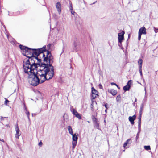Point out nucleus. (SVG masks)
<instances>
[{
	"label": "nucleus",
	"mask_w": 158,
	"mask_h": 158,
	"mask_svg": "<svg viewBox=\"0 0 158 158\" xmlns=\"http://www.w3.org/2000/svg\"><path fill=\"white\" fill-rule=\"evenodd\" d=\"M117 87L119 89H120V87L119 86H118L117 85H116Z\"/></svg>",
	"instance_id": "44"
},
{
	"label": "nucleus",
	"mask_w": 158,
	"mask_h": 158,
	"mask_svg": "<svg viewBox=\"0 0 158 158\" xmlns=\"http://www.w3.org/2000/svg\"><path fill=\"white\" fill-rule=\"evenodd\" d=\"M25 113L26 115L27 116V118L29 121L30 120L29 115H30V113L28 111H25Z\"/></svg>",
	"instance_id": "27"
},
{
	"label": "nucleus",
	"mask_w": 158,
	"mask_h": 158,
	"mask_svg": "<svg viewBox=\"0 0 158 158\" xmlns=\"http://www.w3.org/2000/svg\"><path fill=\"white\" fill-rule=\"evenodd\" d=\"M125 33V32L124 31H122L120 33H119L118 34V41L120 43H121L123 40H124V35Z\"/></svg>",
	"instance_id": "10"
},
{
	"label": "nucleus",
	"mask_w": 158,
	"mask_h": 158,
	"mask_svg": "<svg viewBox=\"0 0 158 158\" xmlns=\"http://www.w3.org/2000/svg\"><path fill=\"white\" fill-rule=\"evenodd\" d=\"M53 57L51 52L47 51L46 57L43 59V64H41L44 68L38 71V76H40L42 82L52 79L54 75V68L52 65L53 62Z\"/></svg>",
	"instance_id": "1"
},
{
	"label": "nucleus",
	"mask_w": 158,
	"mask_h": 158,
	"mask_svg": "<svg viewBox=\"0 0 158 158\" xmlns=\"http://www.w3.org/2000/svg\"><path fill=\"white\" fill-rule=\"evenodd\" d=\"M38 72H34L33 74H32V77H30L29 82L31 85L34 86L37 85L39 84H41L44 82H42L40 76H38Z\"/></svg>",
	"instance_id": "2"
},
{
	"label": "nucleus",
	"mask_w": 158,
	"mask_h": 158,
	"mask_svg": "<svg viewBox=\"0 0 158 158\" xmlns=\"http://www.w3.org/2000/svg\"><path fill=\"white\" fill-rule=\"evenodd\" d=\"M154 31L156 33H157L158 32V28H156L155 27H154Z\"/></svg>",
	"instance_id": "31"
},
{
	"label": "nucleus",
	"mask_w": 158,
	"mask_h": 158,
	"mask_svg": "<svg viewBox=\"0 0 158 158\" xmlns=\"http://www.w3.org/2000/svg\"><path fill=\"white\" fill-rule=\"evenodd\" d=\"M80 44V43L79 40L77 39H75L74 41V48L73 52H76L78 50L77 46H79Z\"/></svg>",
	"instance_id": "8"
},
{
	"label": "nucleus",
	"mask_w": 158,
	"mask_h": 158,
	"mask_svg": "<svg viewBox=\"0 0 158 158\" xmlns=\"http://www.w3.org/2000/svg\"><path fill=\"white\" fill-rule=\"evenodd\" d=\"M42 143L41 142V141H40L39 143V145L40 146H42Z\"/></svg>",
	"instance_id": "35"
},
{
	"label": "nucleus",
	"mask_w": 158,
	"mask_h": 158,
	"mask_svg": "<svg viewBox=\"0 0 158 158\" xmlns=\"http://www.w3.org/2000/svg\"><path fill=\"white\" fill-rule=\"evenodd\" d=\"M131 80H129L128 81L127 84L123 87V89L124 91L129 90L130 88L131 84Z\"/></svg>",
	"instance_id": "14"
},
{
	"label": "nucleus",
	"mask_w": 158,
	"mask_h": 158,
	"mask_svg": "<svg viewBox=\"0 0 158 158\" xmlns=\"http://www.w3.org/2000/svg\"><path fill=\"white\" fill-rule=\"evenodd\" d=\"M92 96L93 99H95L98 96V92L96 90L94 87H92Z\"/></svg>",
	"instance_id": "12"
},
{
	"label": "nucleus",
	"mask_w": 158,
	"mask_h": 158,
	"mask_svg": "<svg viewBox=\"0 0 158 158\" xmlns=\"http://www.w3.org/2000/svg\"><path fill=\"white\" fill-rule=\"evenodd\" d=\"M70 4V6L69 7L70 10H73V8L72 6V4L71 3H69Z\"/></svg>",
	"instance_id": "30"
},
{
	"label": "nucleus",
	"mask_w": 158,
	"mask_h": 158,
	"mask_svg": "<svg viewBox=\"0 0 158 158\" xmlns=\"http://www.w3.org/2000/svg\"><path fill=\"white\" fill-rule=\"evenodd\" d=\"M138 133H137V135L136 136V141H137V139L138 138Z\"/></svg>",
	"instance_id": "40"
},
{
	"label": "nucleus",
	"mask_w": 158,
	"mask_h": 158,
	"mask_svg": "<svg viewBox=\"0 0 158 158\" xmlns=\"http://www.w3.org/2000/svg\"><path fill=\"white\" fill-rule=\"evenodd\" d=\"M121 100V97L120 95H118L116 97V101L117 102H120Z\"/></svg>",
	"instance_id": "25"
},
{
	"label": "nucleus",
	"mask_w": 158,
	"mask_h": 158,
	"mask_svg": "<svg viewBox=\"0 0 158 158\" xmlns=\"http://www.w3.org/2000/svg\"><path fill=\"white\" fill-rule=\"evenodd\" d=\"M92 119L93 121V123L98 122V119L95 117L94 116H93L92 117Z\"/></svg>",
	"instance_id": "26"
},
{
	"label": "nucleus",
	"mask_w": 158,
	"mask_h": 158,
	"mask_svg": "<svg viewBox=\"0 0 158 158\" xmlns=\"http://www.w3.org/2000/svg\"><path fill=\"white\" fill-rule=\"evenodd\" d=\"M145 149L146 150H148L151 149L150 147V146H144Z\"/></svg>",
	"instance_id": "29"
},
{
	"label": "nucleus",
	"mask_w": 158,
	"mask_h": 158,
	"mask_svg": "<svg viewBox=\"0 0 158 158\" xmlns=\"http://www.w3.org/2000/svg\"><path fill=\"white\" fill-rule=\"evenodd\" d=\"M24 110H25V111H27V108H26V106H25V104L24 105Z\"/></svg>",
	"instance_id": "36"
},
{
	"label": "nucleus",
	"mask_w": 158,
	"mask_h": 158,
	"mask_svg": "<svg viewBox=\"0 0 158 158\" xmlns=\"http://www.w3.org/2000/svg\"><path fill=\"white\" fill-rule=\"evenodd\" d=\"M144 105V102L142 103V104L140 106V116H139V133L140 131V124L141 123V115L142 113L143 109V106Z\"/></svg>",
	"instance_id": "6"
},
{
	"label": "nucleus",
	"mask_w": 158,
	"mask_h": 158,
	"mask_svg": "<svg viewBox=\"0 0 158 158\" xmlns=\"http://www.w3.org/2000/svg\"><path fill=\"white\" fill-rule=\"evenodd\" d=\"M15 129L16 131V133L15 134V137L17 139L19 138V136L20 135V134H19V127L17 125H16L15 126Z\"/></svg>",
	"instance_id": "16"
},
{
	"label": "nucleus",
	"mask_w": 158,
	"mask_h": 158,
	"mask_svg": "<svg viewBox=\"0 0 158 158\" xmlns=\"http://www.w3.org/2000/svg\"><path fill=\"white\" fill-rule=\"evenodd\" d=\"M70 111L72 112L73 115L79 119H81V117L80 115L74 109L72 108L70 109Z\"/></svg>",
	"instance_id": "11"
},
{
	"label": "nucleus",
	"mask_w": 158,
	"mask_h": 158,
	"mask_svg": "<svg viewBox=\"0 0 158 158\" xmlns=\"http://www.w3.org/2000/svg\"><path fill=\"white\" fill-rule=\"evenodd\" d=\"M137 101V99L136 98H135V102H136Z\"/></svg>",
	"instance_id": "45"
},
{
	"label": "nucleus",
	"mask_w": 158,
	"mask_h": 158,
	"mask_svg": "<svg viewBox=\"0 0 158 158\" xmlns=\"http://www.w3.org/2000/svg\"><path fill=\"white\" fill-rule=\"evenodd\" d=\"M143 61L142 59H140L139 60V71L141 76L142 77V64Z\"/></svg>",
	"instance_id": "18"
},
{
	"label": "nucleus",
	"mask_w": 158,
	"mask_h": 158,
	"mask_svg": "<svg viewBox=\"0 0 158 158\" xmlns=\"http://www.w3.org/2000/svg\"><path fill=\"white\" fill-rule=\"evenodd\" d=\"M56 7L59 14L60 15L61 13V4L60 2H58L56 3Z\"/></svg>",
	"instance_id": "15"
},
{
	"label": "nucleus",
	"mask_w": 158,
	"mask_h": 158,
	"mask_svg": "<svg viewBox=\"0 0 158 158\" xmlns=\"http://www.w3.org/2000/svg\"><path fill=\"white\" fill-rule=\"evenodd\" d=\"M32 48H30L28 47L27 48V50L25 51L24 53H23V54L25 56L27 57V56H30L32 55Z\"/></svg>",
	"instance_id": "7"
},
{
	"label": "nucleus",
	"mask_w": 158,
	"mask_h": 158,
	"mask_svg": "<svg viewBox=\"0 0 158 158\" xmlns=\"http://www.w3.org/2000/svg\"><path fill=\"white\" fill-rule=\"evenodd\" d=\"M108 92L110 93L113 95H115L117 93V91L114 89L108 90Z\"/></svg>",
	"instance_id": "22"
},
{
	"label": "nucleus",
	"mask_w": 158,
	"mask_h": 158,
	"mask_svg": "<svg viewBox=\"0 0 158 158\" xmlns=\"http://www.w3.org/2000/svg\"><path fill=\"white\" fill-rule=\"evenodd\" d=\"M19 47L22 50V53H24L25 51L26 50H27V47L23 46L21 44L19 45Z\"/></svg>",
	"instance_id": "20"
},
{
	"label": "nucleus",
	"mask_w": 158,
	"mask_h": 158,
	"mask_svg": "<svg viewBox=\"0 0 158 158\" xmlns=\"http://www.w3.org/2000/svg\"><path fill=\"white\" fill-rule=\"evenodd\" d=\"M36 115V114H33V113H32V116H34V115L35 116Z\"/></svg>",
	"instance_id": "42"
},
{
	"label": "nucleus",
	"mask_w": 158,
	"mask_h": 158,
	"mask_svg": "<svg viewBox=\"0 0 158 158\" xmlns=\"http://www.w3.org/2000/svg\"><path fill=\"white\" fill-rule=\"evenodd\" d=\"M87 122L89 123H90V122L89 121H87Z\"/></svg>",
	"instance_id": "48"
},
{
	"label": "nucleus",
	"mask_w": 158,
	"mask_h": 158,
	"mask_svg": "<svg viewBox=\"0 0 158 158\" xmlns=\"http://www.w3.org/2000/svg\"><path fill=\"white\" fill-rule=\"evenodd\" d=\"M108 105L106 103L104 105V106L106 108V109H108V107H107Z\"/></svg>",
	"instance_id": "34"
},
{
	"label": "nucleus",
	"mask_w": 158,
	"mask_h": 158,
	"mask_svg": "<svg viewBox=\"0 0 158 158\" xmlns=\"http://www.w3.org/2000/svg\"><path fill=\"white\" fill-rule=\"evenodd\" d=\"M9 102V101L7 99H6L5 101L4 104L6 105H7V103Z\"/></svg>",
	"instance_id": "32"
},
{
	"label": "nucleus",
	"mask_w": 158,
	"mask_h": 158,
	"mask_svg": "<svg viewBox=\"0 0 158 158\" xmlns=\"http://www.w3.org/2000/svg\"><path fill=\"white\" fill-rule=\"evenodd\" d=\"M94 127L97 129L100 130L99 128V124L98 122L94 123Z\"/></svg>",
	"instance_id": "24"
},
{
	"label": "nucleus",
	"mask_w": 158,
	"mask_h": 158,
	"mask_svg": "<svg viewBox=\"0 0 158 158\" xmlns=\"http://www.w3.org/2000/svg\"><path fill=\"white\" fill-rule=\"evenodd\" d=\"M139 33L142 34H146V29L145 27H141L139 30Z\"/></svg>",
	"instance_id": "17"
},
{
	"label": "nucleus",
	"mask_w": 158,
	"mask_h": 158,
	"mask_svg": "<svg viewBox=\"0 0 158 158\" xmlns=\"http://www.w3.org/2000/svg\"><path fill=\"white\" fill-rule=\"evenodd\" d=\"M111 84L112 85H115L116 86L117 85L116 83H113V82L111 83Z\"/></svg>",
	"instance_id": "38"
},
{
	"label": "nucleus",
	"mask_w": 158,
	"mask_h": 158,
	"mask_svg": "<svg viewBox=\"0 0 158 158\" xmlns=\"http://www.w3.org/2000/svg\"><path fill=\"white\" fill-rule=\"evenodd\" d=\"M68 130L69 131V133L71 135H72L73 134V130L71 128V127L70 126H68Z\"/></svg>",
	"instance_id": "23"
},
{
	"label": "nucleus",
	"mask_w": 158,
	"mask_h": 158,
	"mask_svg": "<svg viewBox=\"0 0 158 158\" xmlns=\"http://www.w3.org/2000/svg\"><path fill=\"white\" fill-rule=\"evenodd\" d=\"M50 45V44H49L48 45Z\"/></svg>",
	"instance_id": "51"
},
{
	"label": "nucleus",
	"mask_w": 158,
	"mask_h": 158,
	"mask_svg": "<svg viewBox=\"0 0 158 158\" xmlns=\"http://www.w3.org/2000/svg\"><path fill=\"white\" fill-rule=\"evenodd\" d=\"M105 112H107V110H106V109L105 110Z\"/></svg>",
	"instance_id": "46"
},
{
	"label": "nucleus",
	"mask_w": 158,
	"mask_h": 158,
	"mask_svg": "<svg viewBox=\"0 0 158 158\" xmlns=\"http://www.w3.org/2000/svg\"><path fill=\"white\" fill-rule=\"evenodd\" d=\"M136 116L135 115H134L133 116H130L129 117V120L130 122L133 125L134 123V120L135 119Z\"/></svg>",
	"instance_id": "19"
},
{
	"label": "nucleus",
	"mask_w": 158,
	"mask_h": 158,
	"mask_svg": "<svg viewBox=\"0 0 158 158\" xmlns=\"http://www.w3.org/2000/svg\"><path fill=\"white\" fill-rule=\"evenodd\" d=\"M131 143V139H128L123 145V147L124 148H128L130 145Z\"/></svg>",
	"instance_id": "13"
},
{
	"label": "nucleus",
	"mask_w": 158,
	"mask_h": 158,
	"mask_svg": "<svg viewBox=\"0 0 158 158\" xmlns=\"http://www.w3.org/2000/svg\"><path fill=\"white\" fill-rule=\"evenodd\" d=\"M72 135V139L73 141H77L78 139V134H73Z\"/></svg>",
	"instance_id": "21"
},
{
	"label": "nucleus",
	"mask_w": 158,
	"mask_h": 158,
	"mask_svg": "<svg viewBox=\"0 0 158 158\" xmlns=\"http://www.w3.org/2000/svg\"><path fill=\"white\" fill-rule=\"evenodd\" d=\"M129 37H130V35H128V38H129Z\"/></svg>",
	"instance_id": "50"
},
{
	"label": "nucleus",
	"mask_w": 158,
	"mask_h": 158,
	"mask_svg": "<svg viewBox=\"0 0 158 158\" xmlns=\"http://www.w3.org/2000/svg\"><path fill=\"white\" fill-rule=\"evenodd\" d=\"M30 63L28 60H27L26 62H23V68L24 72L27 73L28 74H30L31 73V72L32 70H31L30 68Z\"/></svg>",
	"instance_id": "5"
},
{
	"label": "nucleus",
	"mask_w": 158,
	"mask_h": 158,
	"mask_svg": "<svg viewBox=\"0 0 158 158\" xmlns=\"http://www.w3.org/2000/svg\"><path fill=\"white\" fill-rule=\"evenodd\" d=\"M7 117H4V118H3L2 117H1V120H3V118H7Z\"/></svg>",
	"instance_id": "41"
},
{
	"label": "nucleus",
	"mask_w": 158,
	"mask_h": 158,
	"mask_svg": "<svg viewBox=\"0 0 158 158\" xmlns=\"http://www.w3.org/2000/svg\"><path fill=\"white\" fill-rule=\"evenodd\" d=\"M6 126H7V127H9V125H6Z\"/></svg>",
	"instance_id": "47"
},
{
	"label": "nucleus",
	"mask_w": 158,
	"mask_h": 158,
	"mask_svg": "<svg viewBox=\"0 0 158 158\" xmlns=\"http://www.w3.org/2000/svg\"><path fill=\"white\" fill-rule=\"evenodd\" d=\"M45 48L46 46H45L40 48L32 49V50H33V51L32 52V55L31 56H35V57H39V56L42 55V57L44 58V57H46L45 56V54L44 53V52L46 51Z\"/></svg>",
	"instance_id": "4"
},
{
	"label": "nucleus",
	"mask_w": 158,
	"mask_h": 158,
	"mask_svg": "<svg viewBox=\"0 0 158 158\" xmlns=\"http://www.w3.org/2000/svg\"><path fill=\"white\" fill-rule=\"evenodd\" d=\"M71 13L72 14L74 15V14L75 13V12L74 11H73V10H71Z\"/></svg>",
	"instance_id": "39"
},
{
	"label": "nucleus",
	"mask_w": 158,
	"mask_h": 158,
	"mask_svg": "<svg viewBox=\"0 0 158 158\" xmlns=\"http://www.w3.org/2000/svg\"><path fill=\"white\" fill-rule=\"evenodd\" d=\"M29 59L27 60H28L30 64H37L40 67H42L41 64H43V63H41V59L40 56L39 57H35L34 56H27Z\"/></svg>",
	"instance_id": "3"
},
{
	"label": "nucleus",
	"mask_w": 158,
	"mask_h": 158,
	"mask_svg": "<svg viewBox=\"0 0 158 158\" xmlns=\"http://www.w3.org/2000/svg\"><path fill=\"white\" fill-rule=\"evenodd\" d=\"M77 141H73L72 142L73 147L74 148L76 145Z\"/></svg>",
	"instance_id": "28"
},
{
	"label": "nucleus",
	"mask_w": 158,
	"mask_h": 158,
	"mask_svg": "<svg viewBox=\"0 0 158 158\" xmlns=\"http://www.w3.org/2000/svg\"><path fill=\"white\" fill-rule=\"evenodd\" d=\"M142 34L139 33V40H140L141 35Z\"/></svg>",
	"instance_id": "37"
},
{
	"label": "nucleus",
	"mask_w": 158,
	"mask_h": 158,
	"mask_svg": "<svg viewBox=\"0 0 158 158\" xmlns=\"http://www.w3.org/2000/svg\"><path fill=\"white\" fill-rule=\"evenodd\" d=\"M63 118H64V116H63Z\"/></svg>",
	"instance_id": "49"
},
{
	"label": "nucleus",
	"mask_w": 158,
	"mask_h": 158,
	"mask_svg": "<svg viewBox=\"0 0 158 158\" xmlns=\"http://www.w3.org/2000/svg\"><path fill=\"white\" fill-rule=\"evenodd\" d=\"M99 87L100 89H103V87H102V85L101 84H99Z\"/></svg>",
	"instance_id": "33"
},
{
	"label": "nucleus",
	"mask_w": 158,
	"mask_h": 158,
	"mask_svg": "<svg viewBox=\"0 0 158 158\" xmlns=\"http://www.w3.org/2000/svg\"><path fill=\"white\" fill-rule=\"evenodd\" d=\"M0 141H2V142H4V140L3 139H2V140H1V139H0Z\"/></svg>",
	"instance_id": "43"
},
{
	"label": "nucleus",
	"mask_w": 158,
	"mask_h": 158,
	"mask_svg": "<svg viewBox=\"0 0 158 158\" xmlns=\"http://www.w3.org/2000/svg\"><path fill=\"white\" fill-rule=\"evenodd\" d=\"M37 65H38L37 64H30V68L31 71V72L30 74L31 75L33 74V73L36 72H38L39 71H37L36 68H37Z\"/></svg>",
	"instance_id": "9"
}]
</instances>
